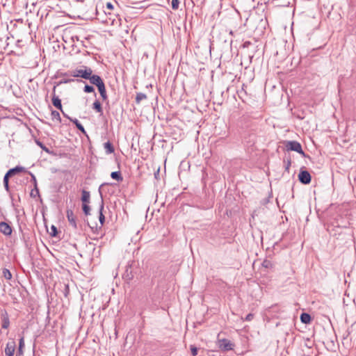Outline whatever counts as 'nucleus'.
Instances as JSON below:
<instances>
[{
	"instance_id": "7",
	"label": "nucleus",
	"mask_w": 356,
	"mask_h": 356,
	"mask_svg": "<svg viewBox=\"0 0 356 356\" xmlns=\"http://www.w3.org/2000/svg\"><path fill=\"white\" fill-rule=\"evenodd\" d=\"M56 86H54L53 91H52V104L58 110H60L61 112H63V106L61 104V100L58 97V96L56 95Z\"/></svg>"
},
{
	"instance_id": "16",
	"label": "nucleus",
	"mask_w": 356,
	"mask_h": 356,
	"mask_svg": "<svg viewBox=\"0 0 356 356\" xmlns=\"http://www.w3.org/2000/svg\"><path fill=\"white\" fill-rule=\"evenodd\" d=\"M104 147L106 154H111L114 152L115 148L110 141L104 143Z\"/></svg>"
},
{
	"instance_id": "45",
	"label": "nucleus",
	"mask_w": 356,
	"mask_h": 356,
	"mask_svg": "<svg viewBox=\"0 0 356 356\" xmlns=\"http://www.w3.org/2000/svg\"><path fill=\"white\" fill-rule=\"evenodd\" d=\"M231 35H233V31H231L230 33H229Z\"/></svg>"
},
{
	"instance_id": "40",
	"label": "nucleus",
	"mask_w": 356,
	"mask_h": 356,
	"mask_svg": "<svg viewBox=\"0 0 356 356\" xmlns=\"http://www.w3.org/2000/svg\"><path fill=\"white\" fill-rule=\"evenodd\" d=\"M69 291H70V290H69V286H68V285L65 284V292H64V295H65V297H67V294L69 293Z\"/></svg>"
},
{
	"instance_id": "17",
	"label": "nucleus",
	"mask_w": 356,
	"mask_h": 356,
	"mask_svg": "<svg viewBox=\"0 0 356 356\" xmlns=\"http://www.w3.org/2000/svg\"><path fill=\"white\" fill-rule=\"evenodd\" d=\"M90 194L89 191L83 190L81 192V201L83 204H88L90 202Z\"/></svg>"
},
{
	"instance_id": "9",
	"label": "nucleus",
	"mask_w": 356,
	"mask_h": 356,
	"mask_svg": "<svg viewBox=\"0 0 356 356\" xmlns=\"http://www.w3.org/2000/svg\"><path fill=\"white\" fill-rule=\"evenodd\" d=\"M16 348V343L14 340L8 341L5 348V354L6 356H13Z\"/></svg>"
},
{
	"instance_id": "21",
	"label": "nucleus",
	"mask_w": 356,
	"mask_h": 356,
	"mask_svg": "<svg viewBox=\"0 0 356 356\" xmlns=\"http://www.w3.org/2000/svg\"><path fill=\"white\" fill-rule=\"evenodd\" d=\"M111 177L112 179L118 181H122L123 180V177L122 176L120 171L112 172L111 174Z\"/></svg>"
},
{
	"instance_id": "6",
	"label": "nucleus",
	"mask_w": 356,
	"mask_h": 356,
	"mask_svg": "<svg viewBox=\"0 0 356 356\" xmlns=\"http://www.w3.org/2000/svg\"><path fill=\"white\" fill-rule=\"evenodd\" d=\"M298 180L302 184H309L312 181V176L310 173L305 170H300L298 175Z\"/></svg>"
},
{
	"instance_id": "3",
	"label": "nucleus",
	"mask_w": 356,
	"mask_h": 356,
	"mask_svg": "<svg viewBox=\"0 0 356 356\" xmlns=\"http://www.w3.org/2000/svg\"><path fill=\"white\" fill-rule=\"evenodd\" d=\"M284 144L287 151H294L305 156V153L302 150V145L299 142L296 140H285Z\"/></svg>"
},
{
	"instance_id": "34",
	"label": "nucleus",
	"mask_w": 356,
	"mask_h": 356,
	"mask_svg": "<svg viewBox=\"0 0 356 356\" xmlns=\"http://www.w3.org/2000/svg\"><path fill=\"white\" fill-rule=\"evenodd\" d=\"M191 351L193 356H195L197 354V348L193 345L191 346Z\"/></svg>"
},
{
	"instance_id": "8",
	"label": "nucleus",
	"mask_w": 356,
	"mask_h": 356,
	"mask_svg": "<svg viewBox=\"0 0 356 356\" xmlns=\"http://www.w3.org/2000/svg\"><path fill=\"white\" fill-rule=\"evenodd\" d=\"M88 79L90 81L91 84L96 86L97 87L104 83L100 76L97 74H92V73L90 74L89 78H88Z\"/></svg>"
},
{
	"instance_id": "32",
	"label": "nucleus",
	"mask_w": 356,
	"mask_h": 356,
	"mask_svg": "<svg viewBox=\"0 0 356 356\" xmlns=\"http://www.w3.org/2000/svg\"><path fill=\"white\" fill-rule=\"evenodd\" d=\"M77 128L78 130H79L82 134H86V131L83 127V126L81 124H77V126L76 127Z\"/></svg>"
},
{
	"instance_id": "36",
	"label": "nucleus",
	"mask_w": 356,
	"mask_h": 356,
	"mask_svg": "<svg viewBox=\"0 0 356 356\" xmlns=\"http://www.w3.org/2000/svg\"><path fill=\"white\" fill-rule=\"evenodd\" d=\"M253 318H254V314L252 313H250L245 316L244 321H250L253 319Z\"/></svg>"
},
{
	"instance_id": "46",
	"label": "nucleus",
	"mask_w": 356,
	"mask_h": 356,
	"mask_svg": "<svg viewBox=\"0 0 356 356\" xmlns=\"http://www.w3.org/2000/svg\"><path fill=\"white\" fill-rule=\"evenodd\" d=\"M95 229H96V231H97V230H98V227H97V226H96V227H95Z\"/></svg>"
},
{
	"instance_id": "26",
	"label": "nucleus",
	"mask_w": 356,
	"mask_h": 356,
	"mask_svg": "<svg viewBox=\"0 0 356 356\" xmlns=\"http://www.w3.org/2000/svg\"><path fill=\"white\" fill-rule=\"evenodd\" d=\"M3 275L8 280H11V278H12V274H11L10 271L7 268L3 269Z\"/></svg>"
},
{
	"instance_id": "18",
	"label": "nucleus",
	"mask_w": 356,
	"mask_h": 356,
	"mask_svg": "<svg viewBox=\"0 0 356 356\" xmlns=\"http://www.w3.org/2000/svg\"><path fill=\"white\" fill-rule=\"evenodd\" d=\"M300 321L302 323L309 324L312 321V317L310 314L307 313H302L300 315Z\"/></svg>"
},
{
	"instance_id": "4",
	"label": "nucleus",
	"mask_w": 356,
	"mask_h": 356,
	"mask_svg": "<svg viewBox=\"0 0 356 356\" xmlns=\"http://www.w3.org/2000/svg\"><path fill=\"white\" fill-rule=\"evenodd\" d=\"M218 346L223 351L232 350L234 347V344L227 339H218Z\"/></svg>"
},
{
	"instance_id": "10",
	"label": "nucleus",
	"mask_w": 356,
	"mask_h": 356,
	"mask_svg": "<svg viewBox=\"0 0 356 356\" xmlns=\"http://www.w3.org/2000/svg\"><path fill=\"white\" fill-rule=\"evenodd\" d=\"M0 232L6 236H10L13 232V229L8 223L6 222H1Z\"/></svg>"
},
{
	"instance_id": "20",
	"label": "nucleus",
	"mask_w": 356,
	"mask_h": 356,
	"mask_svg": "<svg viewBox=\"0 0 356 356\" xmlns=\"http://www.w3.org/2000/svg\"><path fill=\"white\" fill-rule=\"evenodd\" d=\"M147 97L145 93L137 92L136 95L135 102L137 104H139L143 100L147 99Z\"/></svg>"
},
{
	"instance_id": "38",
	"label": "nucleus",
	"mask_w": 356,
	"mask_h": 356,
	"mask_svg": "<svg viewBox=\"0 0 356 356\" xmlns=\"http://www.w3.org/2000/svg\"><path fill=\"white\" fill-rule=\"evenodd\" d=\"M106 8L108 10H113L114 8V6L111 2H107L106 3Z\"/></svg>"
},
{
	"instance_id": "41",
	"label": "nucleus",
	"mask_w": 356,
	"mask_h": 356,
	"mask_svg": "<svg viewBox=\"0 0 356 356\" xmlns=\"http://www.w3.org/2000/svg\"><path fill=\"white\" fill-rule=\"evenodd\" d=\"M4 186V188H5V190L9 193L10 192V186H9V184H3Z\"/></svg>"
},
{
	"instance_id": "22",
	"label": "nucleus",
	"mask_w": 356,
	"mask_h": 356,
	"mask_svg": "<svg viewBox=\"0 0 356 356\" xmlns=\"http://www.w3.org/2000/svg\"><path fill=\"white\" fill-rule=\"evenodd\" d=\"M83 91L86 93H91L93 92L95 97H97V93L95 91V88L92 86L86 84L83 88Z\"/></svg>"
},
{
	"instance_id": "30",
	"label": "nucleus",
	"mask_w": 356,
	"mask_h": 356,
	"mask_svg": "<svg viewBox=\"0 0 356 356\" xmlns=\"http://www.w3.org/2000/svg\"><path fill=\"white\" fill-rule=\"evenodd\" d=\"M179 0H172L171 6L173 10H177L179 8Z\"/></svg>"
},
{
	"instance_id": "11",
	"label": "nucleus",
	"mask_w": 356,
	"mask_h": 356,
	"mask_svg": "<svg viewBox=\"0 0 356 356\" xmlns=\"http://www.w3.org/2000/svg\"><path fill=\"white\" fill-rule=\"evenodd\" d=\"M27 170L26 168L22 167L21 165H17L15 168H10L7 171V173H8L10 177H13L20 172H26Z\"/></svg>"
},
{
	"instance_id": "12",
	"label": "nucleus",
	"mask_w": 356,
	"mask_h": 356,
	"mask_svg": "<svg viewBox=\"0 0 356 356\" xmlns=\"http://www.w3.org/2000/svg\"><path fill=\"white\" fill-rule=\"evenodd\" d=\"M1 327L3 329H7L10 326V319H9V316L8 314V312L4 310L1 312Z\"/></svg>"
},
{
	"instance_id": "2",
	"label": "nucleus",
	"mask_w": 356,
	"mask_h": 356,
	"mask_svg": "<svg viewBox=\"0 0 356 356\" xmlns=\"http://www.w3.org/2000/svg\"><path fill=\"white\" fill-rule=\"evenodd\" d=\"M84 70L83 69H76L72 72L68 73H64L62 74V76H67L68 74H70L71 76L74 77H80L84 79H88L89 78L90 74L92 73V70L90 67L84 66Z\"/></svg>"
},
{
	"instance_id": "23",
	"label": "nucleus",
	"mask_w": 356,
	"mask_h": 356,
	"mask_svg": "<svg viewBox=\"0 0 356 356\" xmlns=\"http://www.w3.org/2000/svg\"><path fill=\"white\" fill-rule=\"evenodd\" d=\"M30 196L33 198H35L36 197H40L39 189L38 187H36V188L34 187V188L31 190L30 193Z\"/></svg>"
},
{
	"instance_id": "28",
	"label": "nucleus",
	"mask_w": 356,
	"mask_h": 356,
	"mask_svg": "<svg viewBox=\"0 0 356 356\" xmlns=\"http://www.w3.org/2000/svg\"><path fill=\"white\" fill-rule=\"evenodd\" d=\"M49 234L53 237H55V236H57V234H58V229H57V227L55 225H52L51 226V232H50Z\"/></svg>"
},
{
	"instance_id": "25",
	"label": "nucleus",
	"mask_w": 356,
	"mask_h": 356,
	"mask_svg": "<svg viewBox=\"0 0 356 356\" xmlns=\"http://www.w3.org/2000/svg\"><path fill=\"white\" fill-rule=\"evenodd\" d=\"M82 209L86 216H88L90 214V207L88 204H83Z\"/></svg>"
},
{
	"instance_id": "24",
	"label": "nucleus",
	"mask_w": 356,
	"mask_h": 356,
	"mask_svg": "<svg viewBox=\"0 0 356 356\" xmlns=\"http://www.w3.org/2000/svg\"><path fill=\"white\" fill-rule=\"evenodd\" d=\"M51 115L53 120L56 119L59 122H61V118L60 116V113L57 111H51Z\"/></svg>"
},
{
	"instance_id": "37",
	"label": "nucleus",
	"mask_w": 356,
	"mask_h": 356,
	"mask_svg": "<svg viewBox=\"0 0 356 356\" xmlns=\"http://www.w3.org/2000/svg\"><path fill=\"white\" fill-rule=\"evenodd\" d=\"M68 119L70 120V122L74 124L76 127L77 126V124H81L76 118H68Z\"/></svg>"
},
{
	"instance_id": "5",
	"label": "nucleus",
	"mask_w": 356,
	"mask_h": 356,
	"mask_svg": "<svg viewBox=\"0 0 356 356\" xmlns=\"http://www.w3.org/2000/svg\"><path fill=\"white\" fill-rule=\"evenodd\" d=\"M107 184L104 183L103 184H102L99 188V194L101 195V204H100V206H99V222H100V226L99 227V229H102V227L103 226L104 222H105V216L103 213V210H104V200H103V197H102V192H101V188L104 186V185H106Z\"/></svg>"
},
{
	"instance_id": "29",
	"label": "nucleus",
	"mask_w": 356,
	"mask_h": 356,
	"mask_svg": "<svg viewBox=\"0 0 356 356\" xmlns=\"http://www.w3.org/2000/svg\"><path fill=\"white\" fill-rule=\"evenodd\" d=\"M35 143L42 150L45 151L46 152H49V149L42 142L36 140Z\"/></svg>"
},
{
	"instance_id": "15",
	"label": "nucleus",
	"mask_w": 356,
	"mask_h": 356,
	"mask_svg": "<svg viewBox=\"0 0 356 356\" xmlns=\"http://www.w3.org/2000/svg\"><path fill=\"white\" fill-rule=\"evenodd\" d=\"M92 108L93 110H95L97 113H99L100 115H102L103 114V108L102 106V104L98 99H96L93 102Z\"/></svg>"
},
{
	"instance_id": "14",
	"label": "nucleus",
	"mask_w": 356,
	"mask_h": 356,
	"mask_svg": "<svg viewBox=\"0 0 356 356\" xmlns=\"http://www.w3.org/2000/svg\"><path fill=\"white\" fill-rule=\"evenodd\" d=\"M97 88L98 89V91L100 94L102 100L106 101L108 99V95L104 83Z\"/></svg>"
},
{
	"instance_id": "27",
	"label": "nucleus",
	"mask_w": 356,
	"mask_h": 356,
	"mask_svg": "<svg viewBox=\"0 0 356 356\" xmlns=\"http://www.w3.org/2000/svg\"><path fill=\"white\" fill-rule=\"evenodd\" d=\"M26 173H28L31 177V181L33 184V186L36 188V187H38V183H37L35 176L31 172L28 171V170H27Z\"/></svg>"
},
{
	"instance_id": "31",
	"label": "nucleus",
	"mask_w": 356,
	"mask_h": 356,
	"mask_svg": "<svg viewBox=\"0 0 356 356\" xmlns=\"http://www.w3.org/2000/svg\"><path fill=\"white\" fill-rule=\"evenodd\" d=\"M72 81H74V79H62L60 80L57 84L56 86H58V85H60V84H63V83H70Z\"/></svg>"
},
{
	"instance_id": "42",
	"label": "nucleus",
	"mask_w": 356,
	"mask_h": 356,
	"mask_svg": "<svg viewBox=\"0 0 356 356\" xmlns=\"http://www.w3.org/2000/svg\"><path fill=\"white\" fill-rule=\"evenodd\" d=\"M251 44H252L251 42L246 41L243 43V47H245V48L248 47Z\"/></svg>"
},
{
	"instance_id": "19",
	"label": "nucleus",
	"mask_w": 356,
	"mask_h": 356,
	"mask_svg": "<svg viewBox=\"0 0 356 356\" xmlns=\"http://www.w3.org/2000/svg\"><path fill=\"white\" fill-rule=\"evenodd\" d=\"M24 339L22 337L19 341V347L16 356H22L23 355V348H24Z\"/></svg>"
},
{
	"instance_id": "33",
	"label": "nucleus",
	"mask_w": 356,
	"mask_h": 356,
	"mask_svg": "<svg viewBox=\"0 0 356 356\" xmlns=\"http://www.w3.org/2000/svg\"><path fill=\"white\" fill-rule=\"evenodd\" d=\"M10 175H8V173H6L4 177H3V184H9V179L10 178Z\"/></svg>"
},
{
	"instance_id": "35",
	"label": "nucleus",
	"mask_w": 356,
	"mask_h": 356,
	"mask_svg": "<svg viewBox=\"0 0 356 356\" xmlns=\"http://www.w3.org/2000/svg\"><path fill=\"white\" fill-rule=\"evenodd\" d=\"M291 165V159H289L286 163V165H285V170L287 171L288 172H289V169H290V166Z\"/></svg>"
},
{
	"instance_id": "13",
	"label": "nucleus",
	"mask_w": 356,
	"mask_h": 356,
	"mask_svg": "<svg viewBox=\"0 0 356 356\" xmlns=\"http://www.w3.org/2000/svg\"><path fill=\"white\" fill-rule=\"evenodd\" d=\"M67 218L68 222L71 226H72L74 229L77 228V225L76 222V217L74 214V212L72 209L67 210Z\"/></svg>"
},
{
	"instance_id": "39",
	"label": "nucleus",
	"mask_w": 356,
	"mask_h": 356,
	"mask_svg": "<svg viewBox=\"0 0 356 356\" xmlns=\"http://www.w3.org/2000/svg\"><path fill=\"white\" fill-rule=\"evenodd\" d=\"M72 40H73V41H74L75 40H76V41H78V42H79V41H80V42H81V45H82V46H83V47L85 46V45H84V44H83V42L82 40H79V38L78 36H76H76H73V37L72 38Z\"/></svg>"
},
{
	"instance_id": "44",
	"label": "nucleus",
	"mask_w": 356,
	"mask_h": 356,
	"mask_svg": "<svg viewBox=\"0 0 356 356\" xmlns=\"http://www.w3.org/2000/svg\"><path fill=\"white\" fill-rule=\"evenodd\" d=\"M78 82H83L82 80H79V79H77L76 80Z\"/></svg>"
},
{
	"instance_id": "1",
	"label": "nucleus",
	"mask_w": 356,
	"mask_h": 356,
	"mask_svg": "<svg viewBox=\"0 0 356 356\" xmlns=\"http://www.w3.org/2000/svg\"><path fill=\"white\" fill-rule=\"evenodd\" d=\"M138 267L136 265L134 261H131L127 263L125 266L124 273H122V277L123 280L129 284L130 282L134 279V275L136 274Z\"/></svg>"
},
{
	"instance_id": "43",
	"label": "nucleus",
	"mask_w": 356,
	"mask_h": 356,
	"mask_svg": "<svg viewBox=\"0 0 356 356\" xmlns=\"http://www.w3.org/2000/svg\"><path fill=\"white\" fill-rule=\"evenodd\" d=\"M62 113L64 115V117H65L67 118H70L66 113H65V112L63 111Z\"/></svg>"
}]
</instances>
